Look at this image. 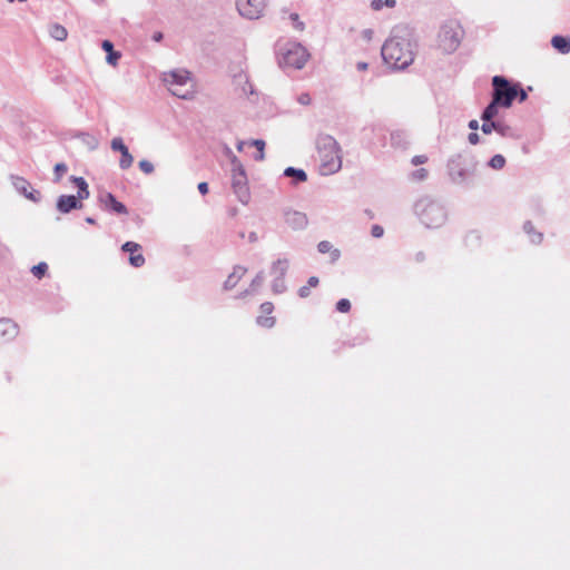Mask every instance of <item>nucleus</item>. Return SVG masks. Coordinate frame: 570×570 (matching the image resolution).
Masks as SVG:
<instances>
[{"label": "nucleus", "mask_w": 570, "mask_h": 570, "mask_svg": "<svg viewBox=\"0 0 570 570\" xmlns=\"http://www.w3.org/2000/svg\"><path fill=\"white\" fill-rule=\"evenodd\" d=\"M289 267L287 258H278L271 266V275L274 277L285 276Z\"/></svg>", "instance_id": "nucleus-22"}, {"label": "nucleus", "mask_w": 570, "mask_h": 570, "mask_svg": "<svg viewBox=\"0 0 570 570\" xmlns=\"http://www.w3.org/2000/svg\"><path fill=\"white\" fill-rule=\"evenodd\" d=\"M396 4L395 0H373L371 7L374 10H381L383 7L394 8Z\"/></svg>", "instance_id": "nucleus-32"}, {"label": "nucleus", "mask_w": 570, "mask_h": 570, "mask_svg": "<svg viewBox=\"0 0 570 570\" xmlns=\"http://www.w3.org/2000/svg\"><path fill=\"white\" fill-rule=\"evenodd\" d=\"M311 101H312L311 96L307 92H302L297 97V102L303 106H308L311 104Z\"/></svg>", "instance_id": "nucleus-45"}, {"label": "nucleus", "mask_w": 570, "mask_h": 570, "mask_svg": "<svg viewBox=\"0 0 570 570\" xmlns=\"http://www.w3.org/2000/svg\"><path fill=\"white\" fill-rule=\"evenodd\" d=\"M258 240V235L256 232H250L248 234V242L249 243H256Z\"/></svg>", "instance_id": "nucleus-58"}, {"label": "nucleus", "mask_w": 570, "mask_h": 570, "mask_svg": "<svg viewBox=\"0 0 570 570\" xmlns=\"http://www.w3.org/2000/svg\"><path fill=\"white\" fill-rule=\"evenodd\" d=\"M110 147L114 151L120 153L121 158L119 160V167L121 169H128L129 167H131V165L134 163V157L129 153L128 147L124 144V140L121 137H115L111 140Z\"/></svg>", "instance_id": "nucleus-12"}, {"label": "nucleus", "mask_w": 570, "mask_h": 570, "mask_svg": "<svg viewBox=\"0 0 570 570\" xmlns=\"http://www.w3.org/2000/svg\"><path fill=\"white\" fill-rule=\"evenodd\" d=\"M288 19L291 20L293 28L297 31L305 29V23L301 21L299 16L295 12L289 13Z\"/></svg>", "instance_id": "nucleus-37"}, {"label": "nucleus", "mask_w": 570, "mask_h": 570, "mask_svg": "<svg viewBox=\"0 0 570 570\" xmlns=\"http://www.w3.org/2000/svg\"><path fill=\"white\" fill-rule=\"evenodd\" d=\"M463 36L464 30L458 21H448L439 31V46L444 52L452 53L460 47Z\"/></svg>", "instance_id": "nucleus-6"}, {"label": "nucleus", "mask_w": 570, "mask_h": 570, "mask_svg": "<svg viewBox=\"0 0 570 570\" xmlns=\"http://www.w3.org/2000/svg\"><path fill=\"white\" fill-rule=\"evenodd\" d=\"M367 66L368 65L366 62H363V61L357 62V65H356L357 69L361 70V71L366 70Z\"/></svg>", "instance_id": "nucleus-60"}, {"label": "nucleus", "mask_w": 570, "mask_h": 570, "mask_svg": "<svg viewBox=\"0 0 570 570\" xmlns=\"http://www.w3.org/2000/svg\"><path fill=\"white\" fill-rule=\"evenodd\" d=\"M12 185L14 189L22 194L29 200L38 203L41 198L40 193L31 187V184L23 177L12 176Z\"/></svg>", "instance_id": "nucleus-9"}, {"label": "nucleus", "mask_w": 570, "mask_h": 570, "mask_svg": "<svg viewBox=\"0 0 570 570\" xmlns=\"http://www.w3.org/2000/svg\"><path fill=\"white\" fill-rule=\"evenodd\" d=\"M70 180L76 185V187L78 189L77 195H76L78 200L82 203V200L88 199L90 196V191H89L88 183L85 180V178L71 176Z\"/></svg>", "instance_id": "nucleus-19"}, {"label": "nucleus", "mask_w": 570, "mask_h": 570, "mask_svg": "<svg viewBox=\"0 0 570 570\" xmlns=\"http://www.w3.org/2000/svg\"><path fill=\"white\" fill-rule=\"evenodd\" d=\"M416 42L412 31L403 26L395 27L382 46V58L395 70H404L414 61Z\"/></svg>", "instance_id": "nucleus-1"}, {"label": "nucleus", "mask_w": 570, "mask_h": 570, "mask_svg": "<svg viewBox=\"0 0 570 570\" xmlns=\"http://www.w3.org/2000/svg\"><path fill=\"white\" fill-rule=\"evenodd\" d=\"M469 128H470L471 130H476V129H479V121H478V120H475V119L470 120V121H469Z\"/></svg>", "instance_id": "nucleus-59"}, {"label": "nucleus", "mask_w": 570, "mask_h": 570, "mask_svg": "<svg viewBox=\"0 0 570 570\" xmlns=\"http://www.w3.org/2000/svg\"><path fill=\"white\" fill-rule=\"evenodd\" d=\"M309 294H311V287L308 285H304V286L299 287V289H298L299 297L306 298L309 296Z\"/></svg>", "instance_id": "nucleus-48"}, {"label": "nucleus", "mask_w": 570, "mask_h": 570, "mask_svg": "<svg viewBox=\"0 0 570 570\" xmlns=\"http://www.w3.org/2000/svg\"><path fill=\"white\" fill-rule=\"evenodd\" d=\"M138 166H139L140 170L142 173H145L146 175H150L155 170L154 165L149 160H146V159L140 160L138 163Z\"/></svg>", "instance_id": "nucleus-41"}, {"label": "nucleus", "mask_w": 570, "mask_h": 570, "mask_svg": "<svg viewBox=\"0 0 570 570\" xmlns=\"http://www.w3.org/2000/svg\"><path fill=\"white\" fill-rule=\"evenodd\" d=\"M317 250L321 254H331V263H335L341 257V252L337 248H333V245L328 240H322L317 244Z\"/></svg>", "instance_id": "nucleus-23"}, {"label": "nucleus", "mask_w": 570, "mask_h": 570, "mask_svg": "<svg viewBox=\"0 0 570 570\" xmlns=\"http://www.w3.org/2000/svg\"><path fill=\"white\" fill-rule=\"evenodd\" d=\"M448 170L451 180L458 185L464 184L470 175L469 169L461 166L460 157L453 158L449 161Z\"/></svg>", "instance_id": "nucleus-13"}, {"label": "nucleus", "mask_w": 570, "mask_h": 570, "mask_svg": "<svg viewBox=\"0 0 570 570\" xmlns=\"http://www.w3.org/2000/svg\"><path fill=\"white\" fill-rule=\"evenodd\" d=\"M266 0H236L240 16L247 19H258L265 9Z\"/></svg>", "instance_id": "nucleus-8"}, {"label": "nucleus", "mask_w": 570, "mask_h": 570, "mask_svg": "<svg viewBox=\"0 0 570 570\" xmlns=\"http://www.w3.org/2000/svg\"><path fill=\"white\" fill-rule=\"evenodd\" d=\"M274 311V305L271 302H265L261 305V312L262 314L269 315Z\"/></svg>", "instance_id": "nucleus-46"}, {"label": "nucleus", "mask_w": 570, "mask_h": 570, "mask_svg": "<svg viewBox=\"0 0 570 570\" xmlns=\"http://www.w3.org/2000/svg\"><path fill=\"white\" fill-rule=\"evenodd\" d=\"M169 90L174 96L183 99H188L191 95L190 90L185 87H171Z\"/></svg>", "instance_id": "nucleus-33"}, {"label": "nucleus", "mask_w": 570, "mask_h": 570, "mask_svg": "<svg viewBox=\"0 0 570 570\" xmlns=\"http://www.w3.org/2000/svg\"><path fill=\"white\" fill-rule=\"evenodd\" d=\"M164 82L171 87H186L190 82V73L185 69H177L164 73Z\"/></svg>", "instance_id": "nucleus-10"}, {"label": "nucleus", "mask_w": 570, "mask_h": 570, "mask_svg": "<svg viewBox=\"0 0 570 570\" xmlns=\"http://www.w3.org/2000/svg\"><path fill=\"white\" fill-rule=\"evenodd\" d=\"M68 167L65 163H58L55 165L53 173H55V183H59L61 177L67 173Z\"/></svg>", "instance_id": "nucleus-34"}, {"label": "nucleus", "mask_w": 570, "mask_h": 570, "mask_svg": "<svg viewBox=\"0 0 570 570\" xmlns=\"http://www.w3.org/2000/svg\"><path fill=\"white\" fill-rule=\"evenodd\" d=\"M551 46L560 53L567 55L570 52V38L564 36H553Z\"/></svg>", "instance_id": "nucleus-21"}, {"label": "nucleus", "mask_w": 570, "mask_h": 570, "mask_svg": "<svg viewBox=\"0 0 570 570\" xmlns=\"http://www.w3.org/2000/svg\"><path fill=\"white\" fill-rule=\"evenodd\" d=\"M504 165L505 158L500 154L494 155L488 163V166L495 170L502 169Z\"/></svg>", "instance_id": "nucleus-31"}, {"label": "nucleus", "mask_w": 570, "mask_h": 570, "mask_svg": "<svg viewBox=\"0 0 570 570\" xmlns=\"http://www.w3.org/2000/svg\"><path fill=\"white\" fill-rule=\"evenodd\" d=\"M120 57H121L120 52H119V51H115V50H114V51H111V52L107 53L106 59H107V62H108L109 65H111V66H116V65H117V62H118V60L120 59Z\"/></svg>", "instance_id": "nucleus-43"}, {"label": "nucleus", "mask_w": 570, "mask_h": 570, "mask_svg": "<svg viewBox=\"0 0 570 570\" xmlns=\"http://www.w3.org/2000/svg\"><path fill=\"white\" fill-rule=\"evenodd\" d=\"M351 309V302L347 298H341L336 303V311L340 313H347Z\"/></svg>", "instance_id": "nucleus-42"}, {"label": "nucleus", "mask_w": 570, "mask_h": 570, "mask_svg": "<svg viewBox=\"0 0 570 570\" xmlns=\"http://www.w3.org/2000/svg\"><path fill=\"white\" fill-rule=\"evenodd\" d=\"M82 203L75 195H61L57 199V210L61 214H68L73 209H81Z\"/></svg>", "instance_id": "nucleus-15"}, {"label": "nucleus", "mask_w": 570, "mask_h": 570, "mask_svg": "<svg viewBox=\"0 0 570 570\" xmlns=\"http://www.w3.org/2000/svg\"><path fill=\"white\" fill-rule=\"evenodd\" d=\"M256 323L259 325V326H263V327H266V328H271L274 326L275 324V318L272 317V316H264V315H259L257 316L256 318Z\"/></svg>", "instance_id": "nucleus-38"}, {"label": "nucleus", "mask_w": 570, "mask_h": 570, "mask_svg": "<svg viewBox=\"0 0 570 570\" xmlns=\"http://www.w3.org/2000/svg\"><path fill=\"white\" fill-rule=\"evenodd\" d=\"M129 263L134 267H141L145 264V257L140 252L129 255Z\"/></svg>", "instance_id": "nucleus-36"}, {"label": "nucleus", "mask_w": 570, "mask_h": 570, "mask_svg": "<svg viewBox=\"0 0 570 570\" xmlns=\"http://www.w3.org/2000/svg\"><path fill=\"white\" fill-rule=\"evenodd\" d=\"M414 213L428 228L442 226L448 217L444 206L429 196H424L415 202Z\"/></svg>", "instance_id": "nucleus-3"}, {"label": "nucleus", "mask_w": 570, "mask_h": 570, "mask_svg": "<svg viewBox=\"0 0 570 570\" xmlns=\"http://www.w3.org/2000/svg\"><path fill=\"white\" fill-rule=\"evenodd\" d=\"M244 144H245L244 141H239V142L237 144V149H238L239 151H240V150H243Z\"/></svg>", "instance_id": "nucleus-63"}, {"label": "nucleus", "mask_w": 570, "mask_h": 570, "mask_svg": "<svg viewBox=\"0 0 570 570\" xmlns=\"http://www.w3.org/2000/svg\"><path fill=\"white\" fill-rule=\"evenodd\" d=\"M264 281H265V273H264V271H259L256 274V276L253 278L249 287L247 289H245L244 292L239 293L237 295V298H244L247 295L255 294L256 292H258V289L264 284Z\"/></svg>", "instance_id": "nucleus-20"}, {"label": "nucleus", "mask_w": 570, "mask_h": 570, "mask_svg": "<svg viewBox=\"0 0 570 570\" xmlns=\"http://www.w3.org/2000/svg\"><path fill=\"white\" fill-rule=\"evenodd\" d=\"M19 326L10 318L0 320V342H8L17 337Z\"/></svg>", "instance_id": "nucleus-16"}, {"label": "nucleus", "mask_w": 570, "mask_h": 570, "mask_svg": "<svg viewBox=\"0 0 570 570\" xmlns=\"http://www.w3.org/2000/svg\"><path fill=\"white\" fill-rule=\"evenodd\" d=\"M500 107L501 104L492 98L490 104L483 109L481 114V120H495L494 118L498 116Z\"/></svg>", "instance_id": "nucleus-24"}, {"label": "nucleus", "mask_w": 570, "mask_h": 570, "mask_svg": "<svg viewBox=\"0 0 570 570\" xmlns=\"http://www.w3.org/2000/svg\"><path fill=\"white\" fill-rule=\"evenodd\" d=\"M286 289H287V286L285 283V276L274 277V279L272 282V291L275 294H283L284 292H286Z\"/></svg>", "instance_id": "nucleus-30"}, {"label": "nucleus", "mask_w": 570, "mask_h": 570, "mask_svg": "<svg viewBox=\"0 0 570 570\" xmlns=\"http://www.w3.org/2000/svg\"><path fill=\"white\" fill-rule=\"evenodd\" d=\"M468 140L471 145H476L480 141V137L476 132H470L468 136Z\"/></svg>", "instance_id": "nucleus-51"}, {"label": "nucleus", "mask_w": 570, "mask_h": 570, "mask_svg": "<svg viewBox=\"0 0 570 570\" xmlns=\"http://www.w3.org/2000/svg\"><path fill=\"white\" fill-rule=\"evenodd\" d=\"M497 120H482L481 130L484 135H490L495 131Z\"/></svg>", "instance_id": "nucleus-39"}, {"label": "nucleus", "mask_w": 570, "mask_h": 570, "mask_svg": "<svg viewBox=\"0 0 570 570\" xmlns=\"http://www.w3.org/2000/svg\"><path fill=\"white\" fill-rule=\"evenodd\" d=\"M426 159L428 158L425 156L419 155V156L413 157L412 164L415 165V166L416 165H421V164H424L426 161Z\"/></svg>", "instance_id": "nucleus-53"}, {"label": "nucleus", "mask_w": 570, "mask_h": 570, "mask_svg": "<svg viewBox=\"0 0 570 570\" xmlns=\"http://www.w3.org/2000/svg\"><path fill=\"white\" fill-rule=\"evenodd\" d=\"M276 55L278 66L282 69H302L309 58L307 49L296 41L278 42L276 47Z\"/></svg>", "instance_id": "nucleus-4"}, {"label": "nucleus", "mask_w": 570, "mask_h": 570, "mask_svg": "<svg viewBox=\"0 0 570 570\" xmlns=\"http://www.w3.org/2000/svg\"><path fill=\"white\" fill-rule=\"evenodd\" d=\"M318 153V171L323 176L333 175L342 168V149L336 139L330 135H320L316 139Z\"/></svg>", "instance_id": "nucleus-2"}, {"label": "nucleus", "mask_w": 570, "mask_h": 570, "mask_svg": "<svg viewBox=\"0 0 570 570\" xmlns=\"http://www.w3.org/2000/svg\"><path fill=\"white\" fill-rule=\"evenodd\" d=\"M523 230L525 234L529 235L531 243L533 244H540L543 239V234L540 232H537L534 229L533 224L530 220H527L523 224Z\"/></svg>", "instance_id": "nucleus-26"}, {"label": "nucleus", "mask_w": 570, "mask_h": 570, "mask_svg": "<svg viewBox=\"0 0 570 570\" xmlns=\"http://www.w3.org/2000/svg\"><path fill=\"white\" fill-rule=\"evenodd\" d=\"M197 189L202 195H206L208 193V184L206 181H202L198 184Z\"/></svg>", "instance_id": "nucleus-52"}, {"label": "nucleus", "mask_w": 570, "mask_h": 570, "mask_svg": "<svg viewBox=\"0 0 570 570\" xmlns=\"http://www.w3.org/2000/svg\"><path fill=\"white\" fill-rule=\"evenodd\" d=\"M495 132H498L501 137H505V138H515L517 137L513 128L501 120H497Z\"/></svg>", "instance_id": "nucleus-27"}, {"label": "nucleus", "mask_w": 570, "mask_h": 570, "mask_svg": "<svg viewBox=\"0 0 570 570\" xmlns=\"http://www.w3.org/2000/svg\"><path fill=\"white\" fill-rule=\"evenodd\" d=\"M95 3L97 4H102L105 2V0H92Z\"/></svg>", "instance_id": "nucleus-64"}, {"label": "nucleus", "mask_w": 570, "mask_h": 570, "mask_svg": "<svg viewBox=\"0 0 570 570\" xmlns=\"http://www.w3.org/2000/svg\"><path fill=\"white\" fill-rule=\"evenodd\" d=\"M86 222H87L88 224H95V223H96V220H95L92 217H87V218H86Z\"/></svg>", "instance_id": "nucleus-62"}, {"label": "nucleus", "mask_w": 570, "mask_h": 570, "mask_svg": "<svg viewBox=\"0 0 570 570\" xmlns=\"http://www.w3.org/2000/svg\"><path fill=\"white\" fill-rule=\"evenodd\" d=\"M518 97L521 102L528 98L525 90L522 89L519 85H518Z\"/></svg>", "instance_id": "nucleus-54"}, {"label": "nucleus", "mask_w": 570, "mask_h": 570, "mask_svg": "<svg viewBox=\"0 0 570 570\" xmlns=\"http://www.w3.org/2000/svg\"><path fill=\"white\" fill-rule=\"evenodd\" d=\"M413 178L416 180H424L428 177V170L424 168H420L413 171Z\"/></svg>", "instance_id": "nucleus-44"}, {"label": "nucleus", "mask_w": 570, "mask_h": 570, "mask_svg": "<svg viewBox=\"0 0 570 570\" xmlns=\"http://www.w3.org/2000/svg\"><path fill=\"white\" fill-rule=\"evenodd\" d=\"M121 249L126 253H129L130 255L134 254V253H137V252H140L141 250V246L135 242H126L122 246H121Z\"/></svg>", "instance_id": "nucleus-40"}, {"label": "nucleus", "mask_w": 570, "mask_h": 570, "mask_svg": "<svg viewBox=\"0 0 570 570\" xmlns=\"http://www.w3.org/2000/svg\"><path fill=\"white\" fill-rule=\"evenodd\" d=\"M284 176L293 177L297 183H304L307 180V175L303 169L287 167L284 170Z\"/></svg>", "instance_id": "nucleus-29"}, {"label": "nucleus", "mask_w": 570, "mask_h": 570, "mask_svg": "<svg viewBox=\"0 0 570 570\" xmlns=\"http://www.w3.org/2000/svg\"><path fill=\"white\" fill-rule=\"evenodd\" d=\"M99 200L106 210L114 212L118 215L128 214L127 207L122 203L118 202L111 193H105L99 197Z\"/></svg>", "instance_id": "nucleus-14"}, {"label": "nucleus", "mask_w": 570, "mask_h": 570, "mask_svg": "<svg viewBox=\"0 0 570 570\" xmlns=\"http://www.w3.org/2000/svg\"><path fill=\"white\" fill-rule=\"evenodd\" d=\"M391 146L396 149H406L410 146V135L406 130L396 129L390 134Z\"/></svg>", "instance_id": "nucleus-17"}, {"label": "nucleus", "mask_w": 570, "mask_h": 570, "mask_svg": "<svg viewBox=\"0 0 570 570\" xmlns=\"http://www.w3.org/2000/svg\"><path fill=\"white\" fill-rule=\"evenodd\" d=\"M371 234H372L373 237L380 238V237L383 236L384 229L380 225H373L372 228H371Z\"/></svg>", "instance_id": "nucleus-47"}, {"label": "nucleus", "mask_w": 570, "mask_h": 570, "mask_svg": "<svg viewBox=\"0 0 570 570\" xmlns=\"http://www.w3.org/2000/svg\"><path fill=\"white\" fill-rule=\"evenodd\" d=\"M48 271V265L45 263V262H41L37 265H35L32 268H31V273L33 274L35 277L37 278H41L42 276H45V274L47 273Z\"/></svg>", "instance_id": "nucleus-35"}, {"label": "nucleus", "mask_w": 570, "mask_h": 570, "mask_svg": "<svg viewBox=\"0 0 570 570\" xmlns=\"http://www.w3.org/2000/svg\"><path fill=\"white\" fill-rule=\"evenodd\" d=\"M151 38L154 41L160 42L164 39V35L161 31H156Z\"/></svg>", "instance_id": "nucleus-57"}, {"label": "nucleus", "mask_w": 570, "mask_h": 570, "mask_svg": "<svg viewBox=\"0 0 570 570\" xmlns=\"http://www.w3.org/2000/svg\"><path fill=\"white\" fill-rule=\"evenodd\" d=\"M49 33L53 39H56L58 41L66 40V38L68 36L67 29L63 26L58 24V23L50 26Z\"/></svg>", "instance_id": "nucleus-28"}, {"label": "nucleus", "mask_w": 570, "mask_h": 570, "mask_svg": "<svg viewBox=\"0 0 570 570\" xmlns=\"http://www.w3.org/2000/svg\"><path fill=\"white\" fill-rule=\"evenodd\" d=\"M284 219L287 226L294 230H303L308 225V218L306 214L294 209L285 210Z\"/></svg>", "instance_id": "nucleus-11"}, {"label": "nucleus", "mask_w": 570, "mask_h": 570, "mask_svg": "<svg viewBox=\"0 0 570 570\" xmlns=\"http://www.w3.org/2000/svg\"><path fill=\"white\" fill-rule=\"evenodd\" d=\"M86 137L88 138L87 144L90 146L91 149H95L98 145L97 140L89 135H86Z\"/></svg>", "instance_id": "nucleus-56"}, {"label": "nucleus", "mask_w": 570, "mask_h": 570, "mask_svg": "<svg viewBox=\"0 0 570 570\" xmlns=\"http://www.w3.org/2000/svg\"><path fill=\"white\" fill-rule=\"evenodd\" d=\"M101 48H102L107 53H109V52L114 51V45H112V42H111V41H109V40H104V41H102V45H101Z\"/></svg>", "instance_id": "nucleus-50"}, {"label": "nucleus", "mask_w": 570, "mask_h": 570, "mask_svg": "<svg viewBox=\"0 0 570 570\" xmlns=\"http://www.w3.org/2000/svg\"><path fill=\"white\" fill-rule=\"evenodd\" d=\"M227 154L232 155L230 165H232V187L237 199L246 205L249 202L250 195L247 186V176L245 173V168L239 161V159L233 155L232 150L227 148Z\"/></svg>", "instance_id": "nucleus-5"}, {"label": "nucleus", "mask_w": 570, "mask_h": 570, "mask_svg": "<svg viewBox=\"0 0 570 570\" xmlns=\"http://www.w3.org/2000/svg\"><path fill=\"white\" fill-rule=\"evenodd\" d=\"M492 98L501 104L503 108H510L513 100L518 97V83H511L503 76L492 78Z\"/></svg>", "instance_id": "nucleus-7"}, {"label": "nucleus", "mask_w": 570, "mask_h": 570, "mask_svg": "<svg viewBox=\"0 0 570 570\" xmlns=\"http://www.w3.org/2000/svg\"><path fill=\"white\" fill-rule=\"evenodd\" d=\"M265 157V154H264V150L263 151H257V154L254 156V159L255 160H263Z\"/></svg>", "instance_id": "nucleus-61"}, {"label": "nucleus", "mask_w": 570, "mask_h": 570, "mask_svg": "<svg viewBox=\"0 0 570 570\" xmlns=\"http://www.w3.org/2000/svg\"><path fill=\"white\" fill-rule=\"evenodd\" d=\"M247 273V268L242 265H236L233 269V272L227 276L226 281L224 282V289L229 291L233 289L238 282L244 277V275Z\"/></svg>", "instance_id": "nucleus-18"}, {"label": "nucleus", "mask_w": 570, "mask_h": 570, "mask_svg": "<svg viewBox=\"0 0 570 570\" xmlns=\"http://www.w3.org/2000/svg\"><path fill=\"white\" fill-rule=\"evenodd\" d=\"M250 145L256 147L257 151H263L265 148V141L262 139H254L250 141Z\"/></svg>", "instance_id": "nucleus-49"}, {"label": "nucleus", "mask_w": 570, "mask_h": 570, "mask_svg": "<svg viewBox=\"0 0 570 570\" xmlns=\"http://www.w3.org/2000/svg\"><path fill=\"white\" fill-rule=\"evenodd\" d=\"M236 83L240 87L242 92L245 96L254 95L255 90L253 85L250 83L248 76L245 73H239L235 77Z\"/></svg>", "instance_id": "nucleus-25"}, {"label": "nucleus", "mask_w": 570, "mask_h": 570, "mask_svg": "<svg viewBox=\"0 0 570 570\" xmlns=\"http://www.w3.org/2000/svg\"><path fill=\"white\" fill-rule=\"evenodd\" d=\"M320 281L316 276H311L307 281V285L309 287H316L318 285Z\"/></svg>", "instance_id": "nucleus-55"}]
</instances>
